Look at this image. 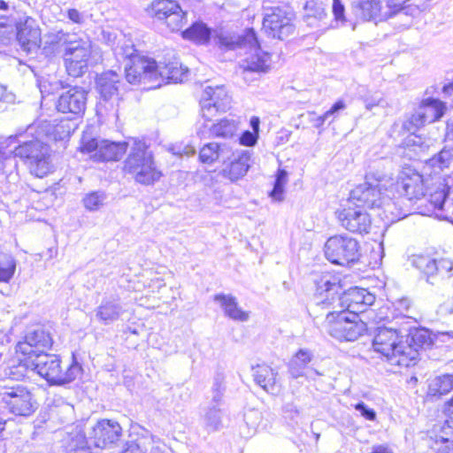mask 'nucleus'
Listing matches in <instances>:
<instances>
[{
	"instance_id": "a19ab883",
	"label": "nucleus",
	"mask_w": 453,
	"mask_h": 453,
	"mask_svg": "<svg viewBox=\"0 0 453 453\" xmlns=\"http://www.w3.org/2000/svg\"><path fill=\"white\" fill-rule=\"evenodd\" d=\"M184 39L193 41L199 44H205L209 42L211 30L203 22H196L190 27L182 32Z\"/></svg>"
},
{
	"instance_id": "bf43d9fd",
	"label": "nucleus",
	"mask_w": 453,
	"mask_h": 453,
	"mask_svg": "<svg viewBox=\"0 0 453 453\" xmlns=\"http://www.w3.org/2000/svg\"><path fill=\"white\" fill-rule=\"evenodd\" d=\"M355 410L367 420L373 421L376 419V412L373 409L369 408L365 403L360 402L355 404Z\"/></svg>"
},
{
	"instance_id": "603ef678",
	"label": "nucleus",
	"mask_w": 453,
	"mask_h": 453,
	"mask_svg": "<svg viewBox=\"0 0 453 453\" xmlns=\"http://www.w3.org/2000/svg\"><path fill=\"white\" fill-rule=\"evenodd\" d=\"M361 100L365 104V107L366 110L371 111L373 107L381 105L383 103L382 96L378 93H371L367 92L365 95L360 96Z\"/></svg>"
},
{
	"instance_id": "6ab92c4d",
	"label": "nucleus",
	"mask_w": 453,
	"mask_h": 453,
	"mask_svg": "<svg viewBox=\"0 0 453 453\" xmlns=\"http://www.w3.org/2000/svg\"><path fill=\"white\" fill-rule=\"evenodd\" d=\"M338 301L342 311L346 310L354 319H358V314L374 303L375 296L365 288H352L341 295Z\"/></svg>"
},
{
	"instance_id": "a211bd4d",
	"label": "nucleus",
	"mask_w": 453,
	"mask_h": 453,
	"mask_svg": "<svg viewBox=\"0 0 453 453\" xmlns=\"http://www.w3.org/2000/svg\"><path fill=\"white\" fill-rule=\"evenodd\" d=\"M51 345L50 334L42 327L35 326L27 331L24 340L18 342L16 351L35 357L39 353H46L45 350Z\"/></svg>"
},
{
	"instance_id": "bb28decb",
	"label": "nucleus",
	"mask_w": 453,
	"mask_h": 453,
	"mask_svg": "<svg viewBox=\"0 0 453 453\" xmlns=\"http://www.w3.org/2000/svg\"><path fill=\"white\" fill-rule=\"evenodd\" d=\"M250 156L248 151L234 152V156L228 159L226 165L222 169L224 177L235 181L243 177L250 168Z\"/></svg>"
},
{
	"instance_id": "4d7b16f0",
	"label": "nucleus",
	"mask_w": 453,
	"mask_h": 453,
	"mask_svg": "<svg viewBox=\"0 0 453 453\" xmlns=\"http://www.w3.org/2000/svg\"><path fill=\"white\" fill-rule=\"evenodd\" d=\"M437 273L441 275H453V263L449 259L436 260Z\"/></svg>"
},
{
	"instance_id": "338daca9",
	"label": "nucleus",
	"mask_w": 453,
	"mask_h": 453,
	"mask_svg": "<svg viewBox=\"0 0 453 453\" xmlns=\"http://www.w3.org/2000/svg\"><path fill=\"white\" fill-rule=\"evenodd\" d=\"M444 413L450 419V421H453V395L452 397L445 403Z\"/></svg>"
},
{
	"instance_id": "864d4df0",
	"label": "nucleus",
	"mask_w": 453,
	"mask_h": 453,
	"mask_svg": "<svg viewBox=\"0 0 453 453\" xmlns=\"http://www.w3.org/2000/svg\"><path fill=\"white\" fill-rule=\"evenodd\" d=\"M437 218L450 221L453 223V199H446L439 211L435 212Z\"/></svg>"
},
{
	"instance_id": "09e8293b",
	"label": "nucleus",
	"mask_w": 453,
	"mask_h": 453,
	"mask_svg": "<svg viewBox=\"0 0 453 453\" xmlns=\"http://www.w3.org/2000/svg\"><path fill=\"white\" fill-rule=\"evenodd\" d=\"M288 181V173L283 170L280 169L277 172L276 179L274 181L273 188L270 192V196L274 201H282L283 200V194H284V187Z\"/></svg>"
},
{
	"instance_id": "5701e85b",
	"label": "nucleus",
	"mask_w": 453,
	"mask_h": 453,
	"mask_svg": "<svg viewBox=\"0 0 453 453\" xmlns=\"http://www.w3.org/2000/svg\"><path fill=\"white\" fill-rule=\"evenodd\" d=\"M88 92L80 87H73L58 97L57 109L63 113L81 116L86 109Z\"/></svg>"
},
{
	"instance_id": "9d476101",
	"label": "nucleus",
	"mask_w": 453,
	"mask_h": 453,
	"mask_svg": "<svg viewBox=\"0 0 453 453\" xmlns=\"http://www.w3.org/2000/svg\"><path fill=\"white\" fill-rule=\"evenodd\" d=\"M295 13L289 6H274L267 10L263 19V30L273 38L284 40L294 33Z\"/></svg>"
},
{
	"instance_id": "ea45409f",
	"label": "nucleus",
	"mask_w": 453,
	"mask_h": 453,
	"mask_svg": "<svg viewBox=\"0 0 453 453\" xmlns=\"http://www.w3.org/2000/svg\"><path fill=\"white\" fill-rule=\"evenodd\" d=\"M403 342L405 346L411 347L415 349L418 357V349L429 347L433 343V340L428 330L420 328L411 331L407 340Z\"/></svg>"
},
{
	"instance_id": "f3484780",
	"label": "nucleus",
	"mask_w": 453,
	"mask_h": 453,
	"mask_svg": "<svg viewBox=\"0 0 453 453\" xmlns=\"http://www.w3.org/2000/svg\"><path fill=\"white\" fill-rule=\"evenodd\" d=\"M121 435L120 425L111 419H101L88 429L90 443L101 449L115 444Z\"/></svg>"
},
{
	"instance_id": "a18cd8bd",
	"label": "nucleus",
	"mask_w": 453,
	"mask_h": 453,
	"mask_svg": "<svg viewBox=\"0 0 453 453\" xmlns=\"http://www.w3.org/2000/svg\"><path fill=\"white\" fill-rule=\"evenodd\" d=\"M306 21L314 26L312 19L322 20L326 17V5L319 0H309L304 6Z\"/></svg>"
},
{
	"instance_id": "473e14b6",
	"label": "nucleus",
	"mask_w": 453,
	"mask_h": 453,
	"mask_svg": "<svg viewBox=\"0 0 453 453\" xmlns=\"http://www.w3.org/2000/svg\"><path fill=\"white\" fill-rule=\"evenodd\" d=\"M357 18L362 20L381 21L388 19V12L382 11L379 2L363 0L354 6Z\"/></svg>"
},
{
	"instance_id": "412c9836",
	"label": "nucleus",
	"mask_w": 453,
	"mask_h": 453,
	"mask_svg": "<svg viewBox=\"0 0 453 453\" xmlns=\"http://www.w3.org/2000/svg\"><path fill=\"white\" fill-rule=\"evenodd\" d=\"M396 192L411 201L419 200L425 195L423 177L416 171L406 168L401 172L395 184Z\"/></svg>"
},
{
	"instance_id": "9b49d317",
	"label": "nucleus",
	"mask_w": 453,
	"mask_h": 453,
	"mask_svg": "<svg viewBox=\"0 0 453 453\" xmlns=\"http://www.w3.org/2000/svg\"><path fill=\"white\" fill-rule=\"evenodd\" d=\"M325 256L333 264L347 265L359 258L358 242L348 235H334L325 243Z\"/></svg>"
},
{
	"instance_id": "20e7f679",
	"label": "nucleus",
	"mask_w": 453,
	"mask_h": 453,
	"mask_svg": "<svg viewBox=\"0 0 453 453\" xmlns=\"http://www.w3.org/2000/svg\"><path fill=\"white\" fill-rule=\"evenodd\" d=\"M396 330L379 328L372 341L373 349L381 354L392 365L409 367L416 364L417 354L413 348L404 345Z\"/></svg>"
},
{
	"instance_id": "4be33fe9",
	"label": "nucleus",
	"mask_w": 453,
	"mask_h": 453,
	"mask_svg": "<svg viewBox=\"0 0 453 453\" xmlns=\"http://www.w3.org/2000/svg\"><path fill=\"white\" fill-rule=\"evenodd\" d=\"M428 4L422 0H414L408 4H402L396 8H387L388 19H393L394 25H398L399 28H408L415 18L426 11Z\"/></svg>"
},
{
	"instance_id": "7c9ffc66",
	"label": "nucleus",
	"mask_w": 453,
	"mask_h": 453,
	"mask_svg": "<svg viewBox=\"0 0 453 453\" xmlns=\"http://www.w3.org/2000/svg\"><path fill=\"white\" fill-rule=\"evenodd\" d=\"M341 287L335 277L330 274L323 275L317 281L318 304L329 305L334 299V295H338Z\"/></svg>"
},
{
	"instance_id": "052dcab7",
	"label": "nucleus",
	"mask_w": 453,
	"mask_h": 453,
	"mask_svg": "<svg viewBox=\"0 0 453 453\" xmlns=\"http://www.w3.org/2000/svg\"><path fill=\"white\" fill-rule=\"evenodd\" d=\"M67 18L75 24H83L86 20V16L83 12H79L77 9H68L66 11Z\"/></svg>"
},
{
	"instance_id": "4c0bfd02",
	"label": "nucleus",
	"mask_w": 453,
	"mask_h": 453,
	"mask_svg": "<svg viewBox=\"0 0 453 453\" xmlns=\"http://www.w3.org/2000/svg\"><path fill=\"white\" fill-rule=\"evenodd\" d=\"M453 389V375L444 374L432 380L428 385L427 397L439 399Z\"/></svg>"
},
{
	"instance_id": "774afa93",
	"label": "nucleus",
	"mask_w": 453,
	"mask_h": 453,
	"mask_svg": "<svg viewBox=\"0 0 453 453\" xmlns=\"http://www.w3.org/2000/svg\"><path fill=\"white\" fill-rule=\"evenodd\" d=\"M371 453H393V451L388 445L381 444L372 446Z\"/></svg>"
},
{
	"instance_id": "13d9d810",
	"label": "nucleus",
	"mask_w": 453,
	"mask_h": 453,
	"mask_svg": "<svg viewBox=\"0 0 453 453\" xmlns=\"http://www.w3.org/2000/svg\"><path fill=\"white\" fill-rule=\"evenodd\" d=\"M244 421L246 425L253 431H256L257 426L260 422V414L258 411L251 410L244 414Z\"/></svg>"
},
{
	"instance_id": "0eeeda50",
	"label": "nucleus",
	"mask_w": 453,
	"mask_h": 453,
	"mask_svg": "<svg viewBox=\"0 0 453 453\" xmlns=\"http://www.w3.org/2000/svg\"><path fill=\"white\" fill-rule=\"evenodd\" d=\"M0 404L15 416L29 417L36 410V402L28 388L21 384L0 383Z\"/></svg>"
},
{
	"instance_id": "de8ad7c7",
	"label": "nucleus",
	"mask_w": 453,
	"mask_h": 453,
	"mask_svg": "<svg viewBox=\"0 0 453 453\" xmlns=\"http://www.w3.org/2000/svg\"><path fill=\"white\" fill-rule=\"evenodd\" d=\"M16 270V261L12 256L5 253L0 254V281L8 282Z\"/></svg>"
},
{
	"instance_id": "37998d69",
	"label": "nucleus",
	"mask_w": 453,
	"mask_h": 453,
	"mask_svg": "<svg viewBox=\"0 0 453 453\" xmlns=\"http://www.w3.org/2000/svg\"><path fill=\"white\" fill-rule=\"evenodd\" d=\"M66 449L71 451L80 449L87 452V449L93 445L89 441L88 432L85 434L77 428L69 433L66 438Z\"/></svg>"
},
{
	"instance_id": "7ed1b4c3",
	"label": "nucleus",
	"mask_w": 453,
	"mask_h": 453,
	"mask_svg": "<svg viewBox=\"0 0 453 453\" xmlns=\"http://www.w3.org/2000/svg\"><path fill=\"white\" fill-rule=\"evenodd\" d=\"M219 44L226 50H245L247 56L241 64L244 71L265 73L270 67L271 56L261 50L253 28L242 35H220Z\"/></svg>"
},
{
	"instance_id": "4468645a",
	"label": "nucleus",
	"mask_w": 453,
	"mask_h": 453,
	"mask_svg": "<svg viewBox=\"0 0 453 453\" xmlns=\"http://www.w3.org/2000/svg\"><path fill=\"white\" fill-rule=\"evenodd\" d=\"M17 41L27 54L36 52L42 43L41 29L36 20L26 14L15 19Z\"/></svg>"
},
{
	"instance_id": "2eb2a0df",
	"label": "nucleus",
	"mask_w": 453,
	"mask_h": 453,
	"mask_svg": "<svg viewBox=\"0 0 453 453\" xmlns=\"http://www.w3.org/2000/svg\"><path fill=\"white\" fill-rule=\"evenodd\" d=\"M90 55V42L74 38L64 54L68 74L73 77L82 75L88 68Z\"/></svg>"
},
{
	"instance_id": "a878e982",
	"label": "nucleus",
	"mask_w": 453,
	"mask_h": 453,
	"mask_svg": "<svg viewBox=\"0 0 453 453\" xmlns=\"http://www.w3.org/2000/svg\"><path fill=\"white\" fill-rule=\"evenodd\" d=\"M74 38V35L65 33L62 30L49 33L44 37L42 53L47 57L65 54L66 48Z\"/></svg>"
},
{
	"instance_id": "ddd939ff",
	"label": "nucleus",
	"mask_w": 453,
	"mask_h": 453,
	"mask_svg": "<svg viewBox=\"0 0 453 453\" xmlns=\"http://www.w3.org/2000/svg\"><path fill=\"white\" fill-rule=\"evenodd\" d=\"M148 12L150 16L164 21L173 32L180 30L186 23L185 12L173 0H154Z\"/></svg>"
},
{
	"instance_id": "c85d7f7f",
	"label": "nucleus",
	"mask_w": 453,
	"mask_h": 453,
	"mask_svg": "<svg viewBox=\"0 0 453 453\" xmlns=\"http://www.w3.org/2000/svg\"><path fill=\"white\" fill-rule=\"evenodd\" d=\"M128 142H113L109 141H101L98 150L91 155L94 161H117L127 150Z\"/></svg>"
},
{
	"instance_id": "6e6552de",
	"label": "nucleus",
	"mask_w": 453,
	"mask_h": 453,
	"mask_svg": "<svg viewBox=\"0 0 453 453\" xmlns=\"http://www.w3.org/2000/svg\"><path fill=\"white\" fill-rule=\"evenodd\" d=\"M326 323L328 334L339 341L354 342L367 329L366 324L359 318L347 316L344 311L329 312Z\"/></svg>"
},
{
	"instance_id": "b1692460",
	"label": "nucleus",
	"mask_w": 453,
	"mask_h": 453,
	"mask_svg": "<svg viewBox=\"0 0 453 453\" xmlns=\"http://www.w3.org/2000/svg\"><path fill=\"white\" fill-rule=\"evenodd\" d=\"M129 151L127 157L124 162V171L134 170L136 166L145 164L152 159L153 154L149 150L148 145L145 142L139 139H131L128 146Z\"/></svg>"
},
{
	"instance_id": "2f4dec72",
	"label": "nucleus",
	"mask_w": 453,
	"mask_h": 453,
	"mask_svg": "<svg viewBox=\"0 0 453 453\" xmlns=\"http://www.w3.org/2000/svg\"><path fill=\"white\" fill-rule=\"evenodd\" d=\"M135 171L131 169L126 171L133 179L142 185H152L161 177V172L157 169L154 159L134 167Z\"/></svg>"
},
{
	"instance_id": "e2e57ef3",
	"label": "nucleus",
	"mask_w": 453,
	"mask_h": 453,
	"mask_svg": "<svg viewBox=\"0 0 453 453\" xmlns=\"http://www.w3.org/2000/svg\"><path fill=\"white\" fill-rule=\"evenodd\" d=\"M256 142L257 136L250 131H245L240 137V143L246 146H252Z\"/></svg>"
},
{
	"instance_id": "c9c22d12",
	"label": "nucleus",
	"mask_w": 453,
	"mask_h": 453,
	"mask_svg": "<svg viewBox=\"0 0 453 453\" xmlns=\"http://www.w3.org/2000/svg\"><path fill=\"white\" fill-rule=\"evenodd\" d=\"M254 380L266 392L273 393L276 388L277 372L269 365H258L252 368Z\"/></svg>"
},
{
	"instance_id": "dca6fc26",
	"label": "nucleus",
	"mask_w": 453,
	"mask_h": 453,
	"mask_svg": "<svg viewBox=\"0 0 453 453\" xmlns=\"http://www.w3.org/2000/svg\"><path fill=\"white\" fill-rule=\"evenodd\" d=\"M231 104V96L224 86L206 87L200 100L202 116L211 120L219 111H226Z\"/></svg>"
},
{
	"instance_id": "0e129e2a",
	"label": "nucleus",
	"mask_w": 453,
	"mask_h": 453,
	"mask_svg": "<svg viewBox=\"0 0 453 453\" xmlns=\"http://www.w3.org/2000/svg\"><path fill=\"white\" fill-rule=\"evenodd\" d=\"M346 108V104L344 101L338 100L335 102L332 107L326 111V115H329L330 117L334 116V114L338 113L340 111L344 110Z\"/></svg>"
},
{
	"instance_id": "58836bf2",
	"label": "nucleus",
	"mask_w": 453,
	"mask_h": 453,
	"mask_svg": "<svg viewBox=\"0 0 453 453\" xmlns=\"http://www.w3.org/2000/svg\"><path fill=\"white\" fill-rule=\"evenodd\" d=\"M223 411L217 405H209L203 409L202 423L207 432H216L222 427Z\"/></svg>"
},
{
	"instance_id": "72a5a7b5",
	"label": "nucleus",
	"mask_w": 453,
	"mask_h": 453,
	"mask_svg": "<svg viewBox=\"0 0 453 453\" xmlns=\"http://www.w3.org/2000/svg\"><path fill=\"white\" fill-rule=\"evenodd\" d=\"M214 301L219 303L224 310L226 316L237 321H247L249 313L244 311L239 306L236 298L231 295L218 294L214 296Z\"/></svg>"
},
{
	"instance_id": "39448f33",
	"label": "nucleus",
	"mask_w": 453,
	"mask_h": 453,
	"mask_svg": "<svg viewBox=\"0 0 453 453\" xmlns=\"http://www.w3.org/2000/svg\"><path fill=\"white\" fill-rule=\"evenodd\" d=\"M146 68H149V70L144 73L142 84L149 85L148 88H159L163 83L182 82L188 73V68L183 67L181 63L177 60L167 64H157L154 59L151 62L138 60L134 73H138V71L144 72Z\"/></svg>"
},
{
	"instance_id": "3c124183",
	"label": "nucleus",
	"mask_w": 453,
	"mask_h": 453,
	"mask_svg": "<svg viewBox=\"0 0 453 453\" xmlns=\"http://www.w3.org/2000/svg\"><path fill=\"white\" fill-rule=\"evenodd\" d=\"M104 199V193L92 192L83 198V204L88 211H96L103 205Z\"/></svg>"
},
{
	"instance_id": "1a4fd4ad",
	"label": "nucleus",
	"mask_w": 453,
	"mask_h": 453,
	"mask_svg": "<svg viewBox=\"0 0 453 453\" xmlns=\"http://www.w3.org/2000/svg\"><path fill=\"white\" fill-rule=\"evenodd\" d=\"M447 110L446 104L439 99L427 97L420 101L414 112L403 123V129L415 134L426 124L434 123L442 118Z\"/></svg>"
},
{
	"instance_id": "680f3d73",
	"label": "nucleus",
	"mask_w": 453,
	"mask_h": 453,
	"mask_svg": "<svg viewBox=\"0 0 453 453\" xmlns=\"http://www.w3.org/2000/svg\"><path fill=\"white\" fill-rule=\"evenodd\" d=\"M332 9L336 20H344V5L341 0H333Z\"/></svg>"
},
{
	"instance_id": "79ce46f5",
	"label": "nucleus",
	"mask_w": 453,
	"mask_h": 453,
	"mask_svg": "<svg viewBox=\"0 0 453 453\" xmlns=\"http://www.w3.org/2000/svg\"><path fill=\"white\" fill-rule=\"evenodd\" d=\"M238 122L234 119H223L213 124L210 128V134L214 137L233 138L237 132Z\"/></svg>"
},
{
	"instance_id": "69168bd1",
	"label": "nucleus",
	"mask_w": 453,
	"mask_h": 453,
	"mask_svg": "<svg viewBox=\"0 0 453 453\" xmlns=\"http://www.w3.org/2000/svg\"><path fill=\"white\" fill-rule=\"evenodd\" d=\"M211 390H212V392H224L225 391V388L223 385V378L219 374H218L214 378Z\"/></svg>"
},
{
	"instance_id": "e433bc0d",
	"label": "nucleus",
	"mask_w": 453,
	"mask_h": 453,
	"mask_svg": "<svg viewBox=\"0 0 453 453\" xmlns=\"http://www.w3.org/2000/svg\"><path fill=\"white\" fill-rule=\"evenodd\" d=\"M312 353L307 349H300L288 363V372L293 379L306 376L307 365L312 360Z\"/></svg>"
},
{
	"instance_id": "f257e3e1",
	"label": "nucleus",
	"mask_w": 453,
	"mask_h": 453,
	"mask_svg": "<svg viewBox=\"0 0 453 453\" xmlns=\"http://www.w3.org/2000/svg\"><path fill=\"white\" fill-rule=\"evenodd\" d=\"M9 140L11 143L17 141L19 144L13 150L0 149V177L11 174L17 169V157L23 160L30 173L38 178H43L51 172L52 165L46 144L39 140L18 141L17 136H11Z\"/></svg>"
},
{
	"instance_id": "f03ea898",
	"label": "nucleus",
	"mask_w": 453,
	"mask_h": 453,
	"mask_svg": "<svg viewBox=\"0 0 453 453\" xmlns=\"http://www.w3.org/2000/svg\"><path fill=\"white\" fill-rule=\"evenodd\" d=\"M388 181L384 175L367 174L366 181L350 192L349 203L363 210L384 206L385 216L390 221L405 218L407 214L396 209V203L387 199L382 192V189L386 190V183Z\"/></svg>"
},
{
	"instance_id": "aec40b11",
	"label": "nucleus",
	"mask_w": 453,
	"mask_h": 453,
	"mask_svg": "<svg viewBox=\"0 0 453 453\" xmlns=\"http://www.w3.org/2000/svg\"><path fill=\"white\" fill-rule=\"evenodd\" d=\"M336 214L341 226L346 230L361 234L369 233L372 220L365 210L349 206L338 211Z\"/></svg>"
},
{
	"instance_id": "f8f14e48",
	"label": "nucleus",
	"mask_w": 453,
	"mask_h": 453,
	"mask_svg": "<svg viewBox=\"0 0 453 453\" xmlns=\"http://www.w3.org/2000/svg\"><path fill=\"white\" fill-rule=\"evenodd\" d=\"M115 58L118 62L124 64L126 79L130 84H142L143 83V71L134 73L135 65L138 60H144L151 62L152 58L142 57L136 54L134 43L128 39L119 40L118 44L113 49ZM149 68H146L148 71Z\"/></svg>"
},
{
	"instance_id": "6e6d98bb",
	"label": "nucleus",
	"mask_w": 453,
	"mask_h": 453,
	"mask_svg": "<svg viewBox=\"0 0 453 453\" xmlns=\"http://www.w3.org/2000/svg\"><path fill=\"white\" fill-rule=\"evenodd\" d=\"M100 142L95 139L84 134L81 139V151L88 153H96L98 150Z\"/></svg>"
},
{
	"instance_id": "49530a36",
	"label": "nucleus",
	"mask_w": 453,
	"mask_h": 453,
	"mask_svg": "<svg viewBox=\"0 0 453 453\" xmlns=\"http://www.w3.org/2000/svg\"><path fill=\"white\" fill-rule=\"evenodd\" d=\"M24 358L17 365L11 367L10 376L12 380H20L29 377V372H35L33 356L23 355Z\"/></svg>"
},
{
	"instance_id": "393cba45",
	"label": "nucleus",
	"mask_w": 453,
	"mask_h": 453,
	"mask_svg": "<svg viewBox=\"0 0 453 453\" xmlns=\"http://www.w3.org/2000/svg\"><path fill=\"white\" fill-rule=\"evenodd\" d=\"M233 156H234V151L228 143L210 142L205 144L199 153L200 160L204 164H211L216 161L226 164Z\"/></svg>"
},
{
	"instance_id": "c03bdc74",
	"label": "nucleus",
	"mask_w": 453,
	"mask_h": 453,
	"mask_svg": "<svg viewBox=\"0 0 453 453\" xmlns=\"http://www.w3.org/2000/svg\"><path fill=\"white\" fill-rule=\"evenodd\" d=\"M411 263L413 266L427 276L426 280L428 282L430 278L437 273L436 259L430 256L415 255L412 257Z\"/></svg>"
},
{
	"instance_id": "f704fd0d",
	"label": "nucleus",
	"mask_w": 453,
	"mask_h": 453,
	"mask_svg": "<svg viewBox=\"0 0 453 453\" xmlns=\"http://www.w3.org/2000/svg\"><path fill=\"white\" fill-rule=\"evenodd\" d=\"M96 84L101 97L106 102L114 96H118L120 85L119 76L113 71L105 72L98 77Z\"/></svg>"
},
{
	"instance_id": "423d86ee",
	"label": "nucleus",
	"mask_w": 453,
	"mask_h": 453,
	"mask_svg": "<svg viewBox=\"0 0 453 453\" xmlns=\"http://www.w3.org/2000/svg\"><path fill=\"white\" fill-rule=\"evenodd\" d=\"M33 360L35 372L54 385L70 383L79 377L82 371L81 366L76 361H73L64 372L61 361L56 355L39 353L33 357Z\"/></svg>"
},
{
	"instance_id": "5fc2aeb1",
	"label": "nucleus",
	"mask_w": 453,
	"mask_h": 453,
	"mask_svg": "<svg viewBox=\"0 0 453 453\" xmlns=\"http://www.w3.org/2000/svg\"><path fill=\"white\" fill-rule=\"evenodd\" d=\"M436 162L441 169L449 168L453 164V151L446 149L441 150Z\"/></svg>"
},
{
	"instance_id": "c756f323",
	"label": "nucleus",
	"mask_w": 453,
	"mask_h": 453,
	"mask_svg": "<svg viewBox=\"0 0 453 453\" xmlns=\"http://www.w3.org/2000/svg\"><path fill=\"white\" fill-rule=\"evenodd\" d=\"M121 453H166L165 445L157 437L146 435L127 444Z\"/></svg>"
},
{
	"instance_id": "8fccbe9b",
	"label": "nucleus",
	"mask_w": 453,
	"mask_h": 453,
	"mask_svg": "<svg viewBox=\"0 0 453 453\" xmlns=\"http://www.w3.org/2000/svg\"><path fill=\"white\" fill-rule=\"evenodd\" d=\"M448 198V194L445 188L444 185H441V187L438 188L434 193L430 194L429 196V203L432 207V211H439L441 209V206L443 205L444 202Z\"/></svg>"
},
{
	"instance_id": "cd10ccee",
	"label": "nucleus",
	"mask_w": 453,
	"mask_h": 453,
	"mask_svg": "<svg viewBox=\"0 0 453 453\" xmlns=\"http://www.w3.org/2000/svg\"><path fill=\"white\" fill-rule=\"evenodd\" d=\"M124 312L119 297L103 299L96 310V318L105 325L118 320Z\"/></svg>"
}]
</instances>
